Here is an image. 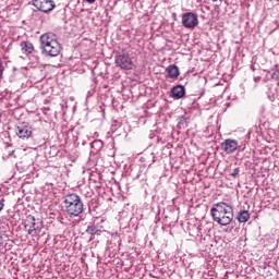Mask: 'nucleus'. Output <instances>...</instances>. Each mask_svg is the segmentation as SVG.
I'll use <instances>...</instances> for the list:
<instances>
[{
	"mask_svg": "<svg viewBox=\"0 0 279 279\" xmlns=\"http://www.w3.org/2000/svg\"><path fill=\"white\" fill-rule=\"evenodd\" d=\"M213 220L218 226H230L232 219H234V209L228 203H216L210 209Z\"/></svg>",
	"mask_w": 279,
	"mask_h": 279,
	"instance_id": "f257e3e1",
	"label": "nucleus"
},
{
	"mask_svg": "<svg viewBox=\"0 0 279 279\" xmlns=\"http://www.w3.org/2000/svg\"><path fill=\"white\" fill-rule=\"evenodd\" d=\"M39 41L44 53L50 56V58L60 56L62 46L58 41V35L51 32L45 33L39 37Z\"/></svg>",
	"mask_w": 279,
	"mask_h": 279,
	"instance_id": "f03ea898",
	"label": "nucleus"
},
{
	"mask_svg": "<svg viewBox=\"0 0 279 279\" xmlns=\"http://www.w3.org/2000/svg\"><path fill=\"white\" fill-rule=\"evenodd\" d=\"M63 206L70 217H80L84 213L82 197L75 193L66 194L63 197Z\"/></svg>",
	"mask_w": 279,
	"mask_h": 279,
	"instance_id": "7ed1b4c3",
	"label": "nucleus"
},
{
	"mask_svg": "<svg viewBox=\"0 0 279 279\" xmlns=\"http://www.w3.org/2000/svg\"><path fill=\"white\" fill-rule=\"evenodd\" d=\"M34 8L45 14L56 10V2L53 0H32Z\"/></svg>",
	"mask_w": 279,
	"mask_h": 279,
	"instance_id": "20e7f679",
	"label": "nucleus"
},
{
	"mask_svg": "<svg viewBox=\"0 0 279 279\" xmlns=\"http://www.w3.org/2000/svg\"><path fill=\"white\" fill-rule=\"evenodd\" d=\"M116 64H118L120 69H123L124 71H132V69H134V62H132V59L128 53L119 54L116 58Z\"/></svg>",
	"mask_w": 279,
	"mask_h": 279,
	"instance_id": "39448f33",
	"label": "nucleus"
},
{
	"mask_svg": "<svg viewBox=\"0 0 279 279\" xmlns=\"http://www.w3.org/2000/svg\"><path fill=\"white\" fill-rule=\"evenodd\" d=\"M198 20H197V14L195 13H185L182 15V24L187 28V29H194V27H197L198 25Z\"/></svg>",
	"mask_w": 279,
	"mask_h": 279,
	"instance_id": "423d86ee",
	"label": "nucleus"
},
{
	"mask_svg": "<svg viewBox=\"0 0 279 279\" xmlns=\"http://www.w3.org/2000/svg\"><path fill=\"white\" fill-rule=\"evenodd\" d=\"M22 52L25 53V56H32L34 62H38L40 60V57H38V52L34 48V44L29 41H22L21 44Z\"/></svg>",
	"mask_w": 279,
	"mask_h": 279,
	"instance_id": "0eeeda50",
	"label": "nucleus"
},
{
	"mask_svg": "<svg viewBox=\"0 0 279 279\" xmlns=\"http://www.w3.org/2000/svg\"><path fill=\"white\" fill-rule=\"evenodd\" d=\"M24 228L31 236H36L40 232V228L36 225V218L28 217L24 223Z\"/></svg>",
	"mask_w": 279,
	"mask_h": 279,
	"instance_id": "6e6552de",
	"label": "nucleus"
},
{
	"mask_svg": "<svg viewBox=\"0 0 279 279\" xmlns=\"http://www.w3.org/2000/svg\"><path fill=\"white\" fill-rule=\"evenodd\" d=\"M15 134L19 138H29L32 136V126L25 122L19 123L15 128Z\"/></svg>",
	"mask_w": 279,
	"mask_h": 279,
	"instance_id": "1a4fd4ad",
	"label": "nucleus"
},
{
	"mask_svg": "<svg viewBox=\"0 0 279 279\" xmlns=\"http://www.w3.org/2000/svg\"><path fill=\"white\" fill-rule=\"evenodd\" d=\"M221 149L225 154H234L239 149V142L232 138L225 140L221 143Z\"/></svg>",
	"mask_w": 279,
	"mask_h": 279,
	"instance_id": "9d476101",
	"label": "nucleus"
},
{
	"mask_svg": "<svg viewBox=\"0 0 279 279\" xmlns=\"http://www.w3.org/2000/svg\"><path fill=\"white\" fill-rule=\"evenodd\" d=\"M166 71L170 80H178L180 76V69L177 65H169Z\"/></svg>",
	"mask_w": 279,
	"mask_h": 279,
	"instance_id": "9b49d317",
	"label": "nucleus"
},
{
	"mask_svg": "<svg viewBox=\"0 0 279 279\" xmlns=\"http://www.w3.org/2000/svg\"><path fill=\"white\" fill-rule=\"evenodd\" d=\"M171 93L174 99H182L184 97V86L177 85L171 89Z\"/></svg>",
	"mask_w": 279,
	"mask_h": 279,
	"instance_id": "f8f14e48",
	"label": "nucleus"
},
{
	"mask_svg": "<svg viewBox=\"0 0 279 279\" xmlns=\"http://www.w3.org/2000/svg\"><path fill=\"white\" fill-rule=\"evenodd\" d=\"M236 219L239 221V223H247V221H250V211L247 210H240Z\"/></svg>",
	"mask_w": 279,
	"mask_h": 279,
	"instance_id": "ddd939ff",
	"label": "nucleus"
},
{
	"mask_svg": "<svg viewBox=\"0 0 279 279\" xmlns=\"http://www.w3.org/2000/svg\"><path fill=\"white\" fill-rule=\"evenodd\" d=\"M99 232V230H97V227L95 226H90L87 228V233L92 234V236H95V234H97Z\"/></svg>",
	"mask_w": 279,
	"mask_h": 279,
	"instance_id": "4468645a",
	"label": "nucleus"
},
{
	"mask_svg": "<svg viewBox=\"0 0 279 279\" xmlns=\"http://www.w3.org/2000/svg\"><path fill=\"white\" fill-rule=\"evenodd\" d=\"M239 173H241V169L239 168L233 169V171L231 172V178H236Z\"/></svg>",
	"mask_w": 279,
	"mask_h": 279,
	"instance_id": "2eb2a0df",
	"label": "nucleus"
},
{
	"mask_svg": "<svg viewBox=\"0 0 279 279\" xmlns=\"http://www.w3.org/2000/svg\"><path fill=\"white\" fill-rule=\"evenodd\" d=\"M95 145H99L101 147L104 145V142H101V141H94L92 143V147H95Z\"/></svg>",
	"mask_w": 279,
	"mask_h": 279,
	"instance_id": "dca6fc26",
	"label": "nucleus"
},
{
	"mask_svg": "<svg viewBox=\"0 0 279 279\" xmlns=\"http://www.w3.org/2000/svg\"><path fill=\"white\" fill-rule=\"evenodd\" d=\"M184 123H186V118L184 117L179 118V125H184Z\"/></svg>",
	"mask_w": 279,
	"mask_h": 279,
	"instance_id": "f3484780",
	"label": "nucleus"
},
{
	"mask_svg": "<svg viewBox=\"0 0 279 279\" xmlns=\"http://www.w3.org/2000/svg\"><path fill=\"white\" fill-rule=\"evenodd\" d=\"M0 75H3V61L0 59Z\"/></svg>",
	"mask_w": 279,
	"mask_h": 279,
	"instance_id": "a211bd4d",
	"label": "nucleus"
},
{
	"mask_svg": "<svg viewBox=\"0 0 279 279\" xmlns=\"http://www.w3.org/2000/svg\"><path fill=\"white\" fill-rule=\"evenodd\" d=\"M3 202L0 201V213L3 210Z\"/></svg>",
	"mask_w": 279,
	"mask_h": 279,
	"instance_id": "6ab92c4d",
	"label": "nucleus"
},
{
	"mask_svg": "<svg viewBox=\"0 0 279 279\" xmlns=\"http://www.w3.org/2000/svg\"><path fill=\"white\" fill-rule=\"evenodd\" d=\"M87 1V3H95V1H97V0H86Z\"/></svg>",
	"mask_w": 279,
	"mask_h": 279,
	"instance_id": "aec40b11",
	"label": "nucleus"
},
{
	"mask_svg": "<svg viewBox=\"0 0 279 279\" xmlns=\"http://www.w3.org/2000/svg\"><path fill=\"white\" fill-rule=\"evenodd\" d=\"M1 241H3V235L0 232V243H1Z\"/></svg>",
	"mask_w": 279,
	"mask_h": 279,
	"instance_id": "412c9836",
	"label": "nucleus"
},
{
	"mask_svg": "<svg viewBox=\"0 0 279 279\" xmlns=\"http://www.w3.org/2000/svg\"><path fill=\"white\" fill-rule=\"evenodd\" d=\"M205 279H217V278L208 276Z\"/></svg>",
	"mask_w": 279,
	"mask_h": 279,
	"instance_id": "4be33fe9",
	"label": "nucleus"
},
{
	"mask_svg": "<svg viewBox=\"0 0 279 279\" xmlns=\"http://www.w3.org/2000/svg\"><path fill=\"white\" fill-rule=\"evenodd\" d=\"M1 75H2V74H0V80H1Z\"/></svg>",
	"mask_w": 279,
	"mask_h": 279,
	"instance_id": "5701e85b",
	"label": "nucleus"
}]
</instances>
